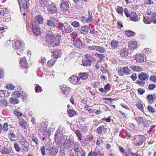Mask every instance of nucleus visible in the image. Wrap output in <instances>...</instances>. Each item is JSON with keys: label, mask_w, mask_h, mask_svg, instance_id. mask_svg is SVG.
Listing matches in <instances>:
<instances>
[{"label": "nucleus", "mask_w": 156, "mask_h": 156, "mask_svg": "<svg viewBox=\"0 0 156 156\" xmlns=\"http://www.w3.org/2000/svg\"><path fill=\"white\" fill-rule=\"evenodd\" d=\"M69 81L73 84L79 85L81 83V81H80L78 76L73 75L70 77L69 79Z\"/></svg>", "instance_id": "6"}, {"label": "nucleus", "mask_w": 156, "mask_h": 156, "mask_svg": "<svg viewBox=\"0 0 156 156\" xmlns=\"http://www.w3.org/2000/svg\"><path fill=\"white\" fill-rule=\"evenodd\" d=\"M119 54L121 57H125L128 55V50L126 48H123L120 50Z\"/></svg>", "instance_id": "24"}, {"label": "nucleus", "mask_w": 156, "mask_h": 156, "mask_svg": "<svg viewBox=\"0 0 156 156\" xmlns=\"http://www.w3.org/2000/svg\"><path fill=\"white\" fill-rule=\"evenodd\" d=\"M139 79L141 81H144V80H147L148 79V76L147 73L142 72L139 75Z\"/></svg>", "instance_id": "17"}, {"label": "nucleus", "mask_w": 156, "mask_h": 156, "mask_svg": "<svg viewBox=\"0 0 156 156\" xmlns=\"http://www.w3.org/2000/svg\"><path fill=\"white\" fill-rule=\"evenodd\" d=\"M91 61L87 59L86 60L83 61L82 64L84 66H87L91 65Z\"/></svg>", "instance_id": "43"}, {"label": "nucleus", "mask_w": 156, "mask_h": 156, "mask_svg": "<svg viewBox=\"0 0 156 156\" xmlns=\"http://www.w3.org/2000/svg\"><path fill=\"white\" fill-rule=\"evenodd\" d=\"M61 89L62 93L66 96L68 95L71 92L70 87L66 85L63 86Z\"/></svg>", "instance_id": "10"}, {"label": "nucleus", "mask_w": 156, "mask_h": 156, "mask_svg": "<svg viewBox=\"0 0 156 156\" xmlns=\"http://www.w3.org/2000/svg\"><path fill=\"white\" fill-rule=\"evenodd\" d=\"M6 88L8 89L13 90L14 88V86L11 84H9L6 86Z\"/></svg>", "instance_id": "63"}, {"label": "nucleus", "mask_w": 156, "mask_h": 156, "mask_svg": "<svg viewBox=\"0 0 156 156\" xmlns=\"http://www.w3.org/2000/svg\"><path fill=\"white\" fill-rule=\"evenodd\" d=\"M9 102L12 104H16L19 103V101L16 98H12L9 100Z\"/></svg>", "instance_id": "47"}, {"label": "nucleus", "mask_w": 156, "mask_h": 156, "mask_svg": "<svg viewBox=\"0 0 156 156\" xmlns=\"http://www.w3.org/2000/svg\"><path fill=\"white\" fill-rule=\"evenodd\" d=\"M15 131L12 130L10 129L8 133V134L9 136H10V139L12 138H15L16 137L15 134Z\"/></svg>", "instance_id": "35"}, {"label": "nucleus", "mask_w": 156, "mask_h": 156, "mask_svg": "<svg viewBox=\"0 0 156 156\" xmlns=\"http://www.w3.org/2000/svg\"><path fill=\"white\" fill-rule=\"evenodd\" d=\"M24 46V42L23 41L20 40H17L15 43L12 44V47L13 48L16 50L17 51H20V52H17V54L20 55L21 52L23 51L22 48Z\"/></svg>", "instance_id": "2"}, {"label": "nucleus", "mask_w": 156, "mask_h": 156, "mask_svg": "<svg viewBox=\"0 0 156 156\" xmlns=\"http://www.w3.org/2000/svg\"><path fill=\"white\" fill-rule=\"evenodd\" d=\"M137 91H138V93L140 95L142 94L145 92V90L141 88H139L138 89Z\"/></svg>", "instance_id": "62"}, {"label": "nucleus", "mask_w": 156, "mask_h": 156, "mask_svg": "<svg viewBox=\"0 0 156 156\" xmlns=\"http://www.w3.org/2000/svg\"><path fill=\"white\" fill-rule=\"evenodd\" d=\"M143 22L146 24H149L151 23V20L147 16L144 17Z\"/></svg>", "instance_id": "42"}, {"label": "nucleus", "mask_w": 156, "mask_h": 156, "mask_svg": "<svg viewBox=\"0 0 156 156\" xmlns=\"http://www.w3.org/2000/svg\"><path fill=\"white\" fill-rule=\"evenodd\" d=\"M111 45L112 49L117 48L119 46V43L117 41L114 40L111 41Z\"/></svg>", "instance_id": "31"}, {"label": "nucleus", "mask_w": 156, "mask_h": 156, "mask_svg": "<svg viewBox=\"0 0 156 156\" xmlns=\"http://www.w3.org/2000/svg\"><path fill=\"white\" fill-rule=\"evenodd\" d=\"M107 130V129L105 128L104 126H101L98 127L97 129V132L98 134L100 136H101Z\"/></svg>", "instance_id": "23"}, {"label": "nucleus", "mask_w": 156, "mask_h": 156, "mask_svg": "<svg viewBox=\"0 0 156 156\" xmlns=\"http://www.w3.org/2000/svg\"><path fill=\"white\" fill-rule=\"evenodd\" d=\"M61 2L60 7L61 10L63 11L67 10L69 8L68 0H62Z\"/></svg>", "instance_id": "8"}, {"label": "nucleus", "mask_w": 156, "mask_h": 156, "mask_svg": "<svg viewBox=\"0 0 156 156\" xmlns=\"http://www.w3.org/2000/svg\"><path fill=\"white\" fill-rule=\"evenodd\" d=\"M118 73L119 75L120 76H123L124 75L123 72L122 67H120L118 71Z\"/></svg>", "instance_id": "55"}, {"label": "nucleus", "mask_w": 156, "mask_h": 156, "mask_svg": "<svg viewBox=\"0 0 156 156\" xmlns=\"http://www.w3.org/2000/svg\"><path fill=\"white\" fill-rule=\"evenodd\" d=\"M97 46H88L87 48L88 50H95L96 51Z\"/></svg>", "instance_id": "58"}, {"label": "nucleus", "mask_w": 156, "mask_h": 156, "mask_svg": "<svg viewBox=\"0 0 156 156\" xmlns=\"http://www.w3.org/2000/svg\"><path fill=\"white\" fill-rule=\"evenodd\" d=\"M13 112L14 114L17 116L18 118V116H21L23 115L22 113L16 111H14Z\"/></svg>", "instance_id": "61"}, {"label": "nucleus", "mask_w": 156, "mask_h": 156, "mask_svg": "<svg viewBox=\"0 0 156 156\" xmlns=\"http://www.w3.org/2000/svg\"><path fill=\"white\" fill-rule=\"evenodd\" d=\"M96 48V51H98L100 53H103L106 52V51L105 48L101 46H97Z\"/></svg>", "instance_id": "34"}, {"label": "nucleus", "mask_w": 156, "mask_h": 156, "mask_svg": "<svg viewBox=\"0 0 156 156\" xmlns=\"http://www.w3.org/2000/svg\"><path fill=\"white\" fill-rule=\"evenodd\" d=\"M12 151L11 148L9 147H4L1 151V153L4 154H10Z\"/></svg>", "instance_id": "18"}, {"label": "nucleus", "mask_w": 156, "mask_h": 156, "mask_svg": "<svg viewBox=\"0 0 156 156\" xmlns=\"http://www.w3.org/2000/svg\"><path fill=\"white\" fill-rule=\"evenodd\" d=\"M81 131L83 132L86 133L87 132L88 129L86 126H83L81 128Z\"/></svg>", "instance_id": "59"}, {"label": "nucleus", "mask_w": 156, "mask_h": 156, "mask_svg": "<svg viewBox=\"0 0 156 156\" xmlns=\"http://www.w3.org/2000/svg\"><path fill=\"white\" fill-rule=\"evenodd\" d=\"M135 58L137 62H141L143 61H144V55H143L136 54L135 56Z\"/></svg>", "instance_id": "19"}, {"label": "nucleus", "mask_w": 156, "mask_h": 156, "mask_svg": "<svg viewBox=\"0 0 156 156\" xmlns=\"http://www.w3.org/2000/svg\"><path fill=\"white\" fill-rule=\"evenodd\" d=\"M50 51L52 53V56L54 58H58L61 56V53L60 50L58 49H56L53 50L51 49Z\"/></svg>", "instance_id": "9"}, {"label": "nucleus", "mask_w": 156, "mask_h": 156, "mask_svg": "<svg viewBox=\"0 0 156 156\" xmlns=\"http://www.w3.org/2000/svg\"><path fill=\"white\" fill-rule=\"evenodd\" d=\"M136 120L139 123H142L144 122L143 119L142 117H138L137 119L136 118Z\"/></svg>", "instance_id": "64"}, {"label": "nucleus", "mask_w": 156, "mask_h": 156, "mask_svg": "<svg viewBox=\"0 0 156 156\" xmlns=\"http://www.w3.org/2000/svg\"><path fill=\"white\" fill-rule=\"evenodd\" d=\"M72 141L69 139H66L64 141L63 146L65 148H70L72 145Z\"/></svg>", "instance_id": "21"}, {"label": "nucleus", "mask_w": 156, "mask_h": 156, "mask_svg": "<svg viewBox=\"0 0 156 156\" xmlns=\"http://www.w3.org/2000/svg\"><path fill=\"white\" fill-rule=\"evenodd\" d=\"M125 34L128 37H133L135 36V33L131 30H128L126 31Z\"/></svg>", "instance_id": "38"}, {"label": "nucleus", "mask_w": 156, "mask_h": 156, "mask_svg": "<svg viewBox=\"0 0 156 156\" xmlns=\"http://www.w3.org/2000/svg\"><path fill=\"white\" fill-rule=\"evenodd\" d=\"M103 154H101L99 151L95 150L94 151H91L88 154V156H102Z\"/></svg>", "instance_id": "26"}, {"label": "nucleus", "mask_w": 156, "mask_h": 156, "mask_svg": "<svg viewBox=\"0 0 156 156\" xmlns=\"http://www.w3.org/2000/svg\"><path fill=\"white\" fill-rule=\"evenodd\" d=\"M96 55H97L101 60H102L104 57L103 54L96 53Z\"/></svg>", "instance_id": "57"}, {"label": "nucleus", "mask_w": 156, "mask_h": 156, "mask_svg": "<svg viewBox=\"0 0 156 156\" xmlns=\"http://www.w3.org/2000/svg\"><path fill=\"white\" fill-rule=\"evenodd\" d=\"M73 28L68 23L66 24L62 31L66 33H69L73 31Z\"/></svg>", "instance_id": "13"}, {"label": "nucleus", "mask_w": 156, "mask_h": 156, "mask_svg": "<svg viewBox=\"0 0 156 156\" xmlns=\"http://www.w3.org/2000/svg\"><path fill=\"white\" fill-rule=\"evenodd\" d=\"M30 139L34 142L36 145L38 144L39 142L36 136H35L34 135L32 134L30 136Z\"/></svg>", "instance_id": "39"}, {"label": "nucleus", "mask_w": 156, "mask_h": 156, "mask_svg": "<svg viewBox=\"0 0 156 156\" xmlns=\"http://www.w3.org/2000/svg\"><path fill=\"white\" fill-rule=\"evenodd\" d=\"M48 10L51 14H54L57 11L56 7L53 4H51L48 5Z\"/></svg>", "instance_id": "12"}, {"label": "nucleus", "mask_w": 156, "mask_h": 156, "mask_svg": "<svg viewBox=\"0 0 156 156\" xmlns=\"http://www.w3.org/2000/svg\"><path fill=\"white\" fill-rule=\"evenodd\" d=\"M58 20L56 18L50 17L48 20H47L46 25L50 29H55L56 27V25Z\"/></svg>", "instance_id": "1"}, {"label": "nucleus", "mask_w": 156, "mask_h": 156, "mask_svg": "<svg viewBox=\"0 0 156 156\" xmlns=\"http://www.w3.org/2000/svg\"><path fill=\"white\" fill-rule=\"evenodd\" d=\"M78 77L80 81L86 80L88 78V74L86 73H81L78 74Z\"/></svg>", "instance_id": "15"}, {"label": "nucleus", "mask_w": 156, "mask_h": 156, "mask_svg": "<svg viewBox=\"0 0 156 156\" xmlns=\"http://www.w3.org/2000/svg\"><path fill=\"white\" fill-rule=\"evenodd\" d=\"M88 17L85 20V21L87 23H90L92 21L93 19V17L92 15V12L90 11H88Z\"/></svg>", "instance_id": "30"}, {"label": "nucleus", "mask_w": 156, "mask_h": 156, "mask_svg": "<svg viewBox=\"0 0 156 156\" xmlns=\"http://www.w3.org/2000/svg\"><path fill=\"white\" fill-rule=\"evenodd\" d=\"M58 29L59 30H61L62 31L65 25H64V24L61 22H58Z\"/></svg>", "instance_id": "51"}, {"label": "nucleus", "mask_w": 156, "mask_h": 156, "mask_svg": "<svg viewBox=\"0 0 156 156\" xmlns=\"http://www.w3.org/2000/svg\"><path fill=\"white\" fill-rule=\"evenodd\" d=\"M49 154L51 156H55L58 152V149L55 146L50 147L49 150Z\"/></svg>", "instance_id": "14"}, {"label": "nucleus", "mask_w": 156, "mask_h": 156, "mask_svg": "<svg viewBox=\"0 0 156 156\" xmlns=\"http://www.w3.org/2000/svg\"><path fill=\"white\" fill-rule=\"evenodd\" d=\"M32 31L34 34L36 36H38L41 33L40 29L38 25H33Z\"/></svg>", "instance_id": "11"}, {"label": "nucleus", "mask_w": 156, "mask_h": 156, "mask_svg": "<svg viewBox=\"0 0 156 156\" xmlns=\"http://www.w3.org/2000/svg\"><path fill=\"white\" fill-rule=\"evenodd\" d=\"M83 43H81L80 40H78L75 43L74 45L75 46L78 48H80L82 47Z\"/></svg>", "instance_id": "44"}, {"label": "nucleus", "mask_w": 156, "mask_h": 156, "mask_svg": "<svg viewBox=\"0 0 156 156\" xmlns=\"http://www.w3.org/2000/svg\"><path fill=\"white\" fill-rule=\"evenodd\" d=\"M128 45L130 50H133L137 47V44L135 41H130L129 42Z\"/></svg>", "instance_id": "16"}, {"label": "nucleus", "mask_w": 156, "mask_h": 156, "mask_svg": "<svg viewBox=\"0 0 156 156\" xmlns=\"http://www.w3.org/2000/svg\"><path fill=\"white\" fill-rule=\"evenodd\" d=\"M20 64L21 67L23 68H28L27 66V62L26 58H23L20 61Z\"/></svg>", "instance_id": "27"}, {"label": "nucleus", "mask_w": 156, "mask_h": 156, "mask_svg": "<svg viewBox=\"0 0 156 156\" xmlns=\"http://www.w3.org/2000/svg\"><path fill=\"white\" fill-rule=\"evenodd\" d=\"M9 127L7 123H4L3 125L2 130L5 131H6L8 130Z\"/></svg>", "instance_id": "53"}, {"label": "nucleus", "mask_w": 156, "mask_h": 156, "mask_svg": "<svg viewBox=\"0 0 156 156\" xmlns=\"http://www.w3.org/2000/svg\"><path fill=\"white\" fill-rule=\"evenodd\" d=\"M75 133L76 134V136L78 138V139L80 140H82V136L79 131L76 130L75 131Z\"/></svg>", "instance_id": "41"}, {"label": "nucleus", "mask_w": 156, "mask_h": 156, "mask_svg": "<svg viewBox=\"0 0 156 156\" xmlns=\"http://www.w3.org/2000/svg\"><path fill=\"white\" fill-rule=\"evenodd\" d=\"M40 3L42 7H44L47 5V2L46 0H40Z\"/></svg>", "instance_id": "54"}, {"label": "nucleus", "mask_w": 156, "mask_h": 156, "mask_svg": "<svg viewBox=\"0 0 156 156\" xmlns=\"http://www.w3.org/2000/svg\"><path fill=\"white\" fill-rule=\"evenodd\" d=\"M119 151L123 156H128L126 153H125V149L122 147H119Z\"/></svg>", "instance_id": "45"}, {"label": "nucleus", "mask_w": 156, "mask_h": 156, "mask_svg": "<svg viewBox=\"0 0 156 156\" xmlns=\"http://www.w3.org/2000/svg\"><path fill=\"white\" fill-rule=\"evenodd\" d=\"M90 28V27L87 25H85L81 27L80 29V33L82 34L86 35L88 33V30Z\"/></svg>", "instance_id": "20"}, {"label": "nucleus", "mask_w": 156, "mask_h": 156, "mask_svg": "<svg viewBox=\"0 0 156 156\" xmlns=\"http://www.w3.org/2000/svg\"><path fill=\"white\" fill-rule=\"evenodd\" d=\"M20 124L22 128H26V126L27 124L26 122L23 119H21L20 120Z\"/></svg>", "instance_id": "40"}, {"label": "nucleus", "mask_w": 156, "mask_h": 156, "mask_svg": "<svg viewBox=\"0 0 156 156\" xmlns=\"http://www.w3.org/2000/svg\"><path fill=\"white\" fill-rule=\"evenodd\" d=\"M68 115L70 117H73L75 116L76 114V112L73 109H70L68 111Z\"/></svg>", "instance_id": "37"}, {"label": "nucleus", "mask_w": 156, "mask_h": 156, "mask_svg": "<svg viewBox=\"0 0 156 156\" xmlns=\"http://www.w3.org/2000/svg\"><path fill=\"white\" fill-rule=\"evenodd\" d=\"M73 144L74 145L73 147L74 148L73 150L74 151H80L81 149V147H80L81 145L78 142H75L74 143L73 142Z\"/></svg>", "instance_id": "33"}, {"label": "nucleus", "mask_w": 156, "mask_h": 156, "mask_svg": "<svg viewBox=\"0 0 156 156\" xmlns=\"http://www.w3.org/2000/svg\"><path fill=\"white\" fill-rule=\"evenodd\" d=\"M56 60L54 59H52L49 60L47 63L48 66L51 67L53 65L55 62Z\"/></svg>", "instance_id": "48"}, {"label": "nucleus", "mask_w": 156, "mask_h": 156, "mask_svg": "<svg viewBox=\"0 0 156 156\" xmlns=\"http://www.w3.org/2000/svg\"><path fill=\"white\" fill-rule=\"evenodd\" d=\"M71 25L75 28H77L80 26L79 23L76 21H74L71 23Z\"/></svg>", "instance_id": "49"}, {"label": "nucleus", "mask_w": 156, "mask_h": 156, "mask_svg": "<svg viewBox=\"0 0 156 156\" xmlns=\"http://www.w3.org/2000/svg\"><path fill=\"white\" fill-rule=\"evenodd\" d=\"M19 137L18 140L21 145L26 148H28L29 146V144L24 138L23 136L20 135Z\"/></svg>", "instance_id": "7"}, {"label": "nucleus", "mask_w": 156, "mask_h": 156, "mask_svg": "<svg viewBox=\"0 0 156 156\" xmlns=\"http://www.w3.org/2000/svg\"><path fill=\"white\" fill-rule=\"evenodd\" d=\"M151 19V21L154 23H156V12H154L153 13Z\"/></svg>", "instance_id": "46"}, {"label": "nucleus", "mask_w": 156, "mask_h": 156, "mask_svg": "<svg viewBox=\"0 0 156 156\" xmlns=\"http://www.w3.org/2000/svg\"><path fill=\"white\" fill-rule=\"evenodd\" d=\"M116 11L119 14H122L123 13V8L121 7L118 6L116 8Z\"/></svg>", "instance_id": "52"}, {"label": "nucleus", "mask_w": 156, "mask_h": 156, "mask_svg": "<svg viewBox=\"0 0 156 156\" xmlns=\"http://www.w3.org/2000/svg\"><path fill=\"white\" fill-rule=\"evenodd\" d=\"M147 100L150 104H152L154 102V100L156 98V96L154 94L153 95L149 94L147 96Z\"/></svg>", "instance_id": "25"}, {"label": "nucleus", "mask_w": 156, "mask_h": 156, "mask_svg": "<svg viewBox=\"0 0 156 156\" xmlns=\"http://www.w3.org/2000/svg\"><path fill=\"white\" fill-rule=\"evenodd\" d=\"M35 90L36 93L38 91H39L40 92H41L42 91L41 88L39 85L35 86Z\"/></svg>", "instance_id": "56"}, {"label": "nucleus", "mask_w": 156, "mask_h": 156, "mask_svg": "<svg viewBox=\"0 0 156 156\" xmlns=\"http://www.w3.org/2000/svg\"><path fill=\"white\" fill-rule=\"evenodd\" d=\"M35 22L37 24H41L43 23V19L42 17L40 16H37L34 17Z\"/></svg>", "instance_id": "29"}, {"label": "nucleus", "mask_w": 156, "mask_h": 156, "mask_svg": "<svg viewBox=\"0 0 156 156\" xmlns=\"http://www.w3.org/2000/svg\"><path fill=\"white\" fill-rule=\"evenodd\" d=\"M122 68L124 74H125L126 75H129L130 74L131 71L128 67H122Z\"/></svg>", "instance_id": "36"}, {"label": "nucleus", "mask_w": 156, "mask_h": 156, "mask_svg": "<svg viewBox=\"0 0 156 156\" xmlns=\"http://www.w3.org/2000/svg\"><path fill=\"white\" fill-rule=\"evenodd\" d=\"M145 140V137L143 135H138L136 136L133 140V144L136 146L141 145Z\"/></svg>", "instance_id": "4"}, {"label": "nucleus", "mask_w": 156, "mask_h": 156, "mask_svg": "<svg viewBox=\"0 0 156 156\" xmlns=\"http://www.w3.org/2000/svg\"><path fill=\"white\" fill-rule=\"evenodd\" d=\"M129 17L130 20L133 21L138 22L139 20L138 19V17L136 13L134 12H131L130 13Z\"/></svg>", "instance_id": "22"}, {"label": "nucleus", "mask_w": 156, "mask_h": 156, "mask_svg": "<svg viewBox=\"0 0 156 156\" xmlns=\"http://www.w3.org/2000/svg\"><path fill=\"white\" fill-rule=\"evenodd\" d=\"M61 38V36L60 35L57 36L56 37H55L53 40L48 45V47L50 50L53 49L52 48L54 47L55 46H57L59 45Z\"/></svg>", "instance_id": "5"}, {"label": "nucleus", "mask_w": 156, "mask_h": 156, "mask_svg": "<svg viewBox=\"0 0 156 156\" xmlns=\"http://www.w3.org/2000/svg\"><path fill=\"white\" fill-rule=\"evenodd\" d=\"M129 67L133 71L140 72L142 70V68L138 66L130 65Z\"/></svg>", "instance_id": "32"}, {"label": "nucleus", "mask_w": 156, "mask_h": 156, "mask_svg": "<svg viewBox=\"0 0 156 156\" xmlns=\"http://www.w3.org/2000/svg\"><path fill=\"white\" fill-rule=\"evenodd\" d=\"M14 146L15 149L17 151L19 152L20 151V148L19 147V145L17 143H15L14 144Z\"/></svg>", "instance_id": "60"}, {"label": "nucleus", "mask_w": 156, "mask_h": 156, "mask_svg": "<svg viewBox=\"0 0 156 156\" xmlns=\"http://www.w3.org/2000/svg\"><path fill=\"white\" fill-rule=\"evenodd\" d=\"M7 101L6 100H2L0 102V105L2 106H8Z\"/></svg>", "instance_id": "50"}, {"label": "nucleus", "mask_w": 156, "mask_h": 156, "mask_svg": "<svg viewBox=\"0 0 156 156\" xmlns=\"http://www.w3.org/2000/svg\"><path fill=\"white\" fill-rule=\"evenodd\" d=\"M29 0H19V3L21 12L27 11L29 6Z\"/></svg>", "instance_id": "3"}, {"label": "nucleus", "mask_w": 156, "mask_h": 156, "mask_svg": "<svg viewBox=\"0 0 156 156\" xmlns=\"http://www.w3.org/2000/svg\"><path fill=\"white\" fill-rule=\"evenodd\" d=\"M16 94V97L19 98V97H21V98L24 100H25L27 96V94L24 93H22V94L19 93L18 91H16L15 93Z\"/></svg>", "instance_id": "28"}]
</instances>
